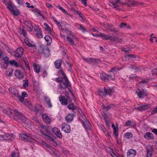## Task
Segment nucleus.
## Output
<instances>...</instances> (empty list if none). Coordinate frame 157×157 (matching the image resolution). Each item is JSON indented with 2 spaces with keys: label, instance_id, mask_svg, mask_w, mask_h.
<instances>
[{
  "label": "nucleus",
  "instance_id": "11",
  "mask_svg": "<svg viewBox=\"0 0 157 157\" xmlns=\"http://www.w3.org/2000/svg\"><path fill=\"white\" fill-rule=\"evenodd\" d=\"M62 130L65 132L69 133L71 131V127L69 125L66 123H63L61 125Z\"/></svg>",
  "mask_w": 157,
  "mask_h": 157
},
{
  "label": "nucleus",
  "instance_id": "15",
  "mask_svg": "<svg viewBox=\"0 0 157 157\" xmlns=\"http://www.w3.org/2000/svg\"><path fill=\"white\" fill-rule=\"evenodd\" d=\"M73 113L72 114H69L66 117L65 119L66 121L68 122H71L73 119L74 117L76 116L75 112L73 111Z\"/></svg>",
  "mask_w": 157,
  "mask_h": 157
},
{
  "label": "nucleus",
  "instance_id": "9",
  "mask_svg": "<svg viewBox=\"0 0 157 157\" xmlns=\"http://www.w3.org/2000/svg\"><path fill=\"white\" fill-rule=\"evenodd\" d=\"M83 59L86 62L90 63H98L100 62V60L97 58H83Z\"/></svg>",
  "mask_w": 157,
  "mask_h": 157
},
{
  "label": "nucleus",
  "instance_id": "41",
  "mask_svg": "<svg viewBox=\"0 0 157 157\" xmlns=\"http://www.w3.org/2000/svg\"><path fill=\"white\" fill-rule=\"evenodd\" d=\"M44 25L46 26V27L45 28V29L47 31H49V33H51V27L48 25V24L46 22L44 23Z\"/></svg>",
  "mask_w": 157,
  "mask_h": 157
},
{
  "label": "nucleus",
  "instance_id": "3",
  "mask_svg": "<svg viewBox=\"0 0 157 157\" xmlns=\"http://www.w3.org/2000/svg\"><path fill=\"white\" fill-rule=\"evenodd\" d=\"M111 73L108 74L105 73H102L101 74V79L105 82L112 80H114L115 79V74L113 72Z\"/></svg>",
  "mask_w": 157,
  "mask_h": 157
},
{
  "label": "nucleus",
  "instance_id": "40",
  "mask_svg": "<svg viewBox=\"0 0 157 157\" xmlns=\"http://www.w3.org/2000/svg\"><path fill=\"white\" fill-rule=\"evenodd\" d=\"M99 95L101 97H104L106 96V94L104 93V90H98Z\"/></svg>",
  "mask_w": 157,
  "mask_h": 157
},
{
  "label": "nucleus",
  "instance_id": "58",
  "mask_svg": "<svg viewBox=\"0 0 157 157\" xmlns=\"http://www.w3.org/2000/svg\"><path fill=\"white\" fill-rule=\"evenodd\" d=\"M151 74L152 75H157V68L151 71Z\"/></svg>",
  "mask_w": 157,
  "mask_h": 157
},
{
  "label": "nucleus",
  "instance_id": "22",
  "mask_svg": "<svg viewBox=\"0 0 157 157\" xmlns=\"http://www.w3.org/2000/svg\"><path fill=\"white\" fill-rule=\"evenodd\" d=\"M15 75L19 79H22L24 77V74L22 72L19 70H16L15 71Z\"/></svg>",
  "mask_w": 157,
  "mask_h": 157
},
{
  "label": "nucleus",
  "instance_id": "13",
  "mask_svg": "<svg viewBox=\"0 0 157 157\" xmlns=\"http://www.w3.org/2000/svg\"><path fill=\"white\" fill-rule=\"evenodd\" d=\"M9 91L13 97H17L18 96V91L17 90L12 87L9 89Z\"/></svg>",
  "mask_w": 157,
  "mask_h": 157
},
{
  "label": "nucleus",
  "instance_id": "47",
  "mask_svg": "<svg viewBox=\"0 0 157 157\" xmlns=\"http://www.w3.org/2000/svg\"><path fill=\"white\" fill-rule=\"evenodd\" d=\"M42 127L45 130L46 132L48 134V135H51V132L48 129V127L44 126H43Z\"/></svg>",
  "mask_w": 157,
  "mask_h": 157
},
{
  "label": "nucleus",
  "instance_id": "27",
  "mask_svg": "<svg viewBox=\"0 0 157 157\" xmlns=\"http://www.w3.org/2000/svg\"><path fill=\"white\" fill-rule=\"evenodd\" d=\"M44 39L46 41L48 45H50L52 43V38L50 36H46L44 37Z\"/></svg>",
  "mask_w": 157,
  "mask_h": 157
},
{
  "label": "nucleus",
  "instance_id": "17",
  "mask_svg": "<svg viewBox=\"0 0 157 157\" xmlns=\"http://www.w3.org/2000/svg\"><path fill=\"white\" fill-rule=\"evenodd\" d=\"M150 105L148 104L146 105H144L140 107H136V108L140 111H142L148 109L150 108Z\"/></svg>",
  "mask_w": 157,
  "mask_h": 157
},
{
  "label": "nucleus",
  "instance_id": "52",
  "mask_svg": "<svg viewBox=\"0 0 157 157\" xmlns=\"http://www.w3.org/2000/svg\"><path fill=\"white\" fill-rule=\"evenodd\" d=\"M2 59L5 62V63H7V64H9V58L8 57H4Z\"/></svg>",
  "mask_w": 157,
  "mask_h": 157
},
{
  "label": "nucleus",
  "instance_id": "49",
  "mask_svg": "<svg viewBox=\"0 0 157 157\" xmlns=\"http://www.w3.org/2000/svg\"><path fill=\"white\" fill-rule=\"evenodd\" d=\"M23 82H24L23 84V86L24 87H26L28 86V79L24 80Z\"/></svg>",
  "mask_w": 157,
  "mask_h": 157
},
{
  "label": "nucleus",
  "instance_id": "62",
  "mask_svg": "<svg viewBox=\"0 0 157 157\" xmlns=\"http://www.w3.org/2000/svg\"><path fill=\"white\" fill-rule=\"evenodd\" d=\"M157 112V107H155L152 111L151 114H154L155 113Z\"/></svg>",
  "mask_w": 157,
  "mask_h": 157
},
{
  "label": "nucleus",
  "instance_id": "59",
  "mask_svg": "<svg viewBox=\"0 0 157 157\" xmlns=\"http://www.w3.org/2000/svg\"><path fill=\"white\" fill-rule=\"evenodd\" d=\"M103 117L104 119L105 120L106 123H107V122H108L109 121H107V120L108 118V115L105 113H104L103 115Z\"/></svg>",
  "mask_w": 157,
  "mask_h": 157
},
{
  "label": "nucleus",
  "instance_id": "64",
  "mask_svg": "<svg viewBox=\"0 0 157 157\" xmlns=\"http://www.w3.org/2000/svg\"><path fill=\"white\" fill-rule=\"evenodd\" d=\"M52 131L55 134L57 133L58 132L59 130L56 127L54 128H52Z\"/></svg>",
  "mask_w": 157,
  "mask_h": 157
},
{
  "label": "nucleus",
  "instance_id": "26",
  "mask_svg": "<svg viewBox=\"0 0 157 157\" xmlns=\"http://www.w3.org/2000/svg\"><path fill=\"white\" fill-rule=\"evenodd\" d=\"M152 147L151 146H149L147 147V157H151L152 155Z\"/></svg>",
  "mask_w": 157,
  "mask_h": 157
},
{
  "label": "nucleus",
  "instance_id": "20",
  "mask_svg": "<svg viewBox=\"0 0 157 157\" xmlns=\"http://www.w3.org/2000/svg\"><path fill=\"white\" fill-rule=\"evenodd\" d=\"M99 36H100L101 37H102L103 39L107 40L109 39L111 41V40H114L115 39L114 38L112 37V36H111L110 35L107 36L104 33H100Z\"/></svg>",
  "mask_w": 157,
  "mask_h": 157
},
{
  "label": "nucleus",
  "instance_id": "36",
  "mask_svg": "<svg viewBox=\"0 0 157 157\" xmlns=\"http://www.w3.org/2000/svg\"><path fill=\"white\" fill-rule=\"evenodd\" d=\"M130 67L132 68L135 72H138L140 70L139 68L138 67L133 65H130Z\"/></svg>",
  "mask_w": 157,
  "mask_h": 157
},
{
  "label": "nucleus",
  "instance_id": "60",
  "mask_svg": "<svg viewBox=\"0 0 157 157\" xmlns=\"http://www.w3.org/2000/svg\"><path fill=\"white\" fill-rule=\"evenodd\" d=\"M127 26V24L126 23H121V25H120V27L121 28H125Z\"/></svg>",
  "mask_w": 157,
  "mask_h": 157
},
{
  "label": "nucleus",
  "instance_id": "1",
  "mask_svg": "<svg viewBox=\"0 0 157 157\" xmlns=\"http://www.w3.org/2000/svg\"><path fill=\"white\" fill-rule=\"evenodd\" d=\"M13 114L14 116V118L16 120H19L25 124L27 122L28 120L22 113L20 112L19 110L16 109H14L13 113Z\"/></svg>",
  "mask_w": 157,
  "mask_h": 157
},
{
  "label": "nucleus",
  "instance_id": "45",
  "mask_svg": "<svg viewBox=\"0 0 157 157\" xmlns=\"http://www.w3.org/2000/svg\"><path fill=\"white\" fill-rule=\"evenodd\" d=\"M24 61L25 63V65L26 68L29 70L30 69V67L29 65V64L28 62L27 61L26 58L24 59Z\"/></svg>",
  "mask_w": 157,
  "mask_h": 157
},
{
  "label": "nucleus",
  "instance_id": "44",
  "mask_svg": "<svg viewBox=\"0 0 157 157\" xmlns=\"http://www.w3.org/2000/svg\"><path fill=\"white\" fill-rule=\"evenodd\" d=\"M66 38L67 41H69L71 44L73 45L74 44V42L71 37L67 36Z\"/></svg>",
  "mask_w": 157,
  "mask_h": 157
},
{
  "label": "nucleus",
  "instance_id": "7",
  "mask_svg": "<svg viewBox=\"0 0 157 157\" xmlns=\"http://www.w3.org/2000/svg\"><path fill=\"white\" fill-rule=\"evenodd\" d=\"M138 96L140 98H143L147 95V92L146 90H142L140 89H137L136 91Z\"/></svg>",
  "mask_w": 157,
  "mask_h": 157
},
{
  "label": "nucleus",
  "instance_id": "31",
  "mask_svg": "<svg viewBox=\"0 0 157 157\" xmlns=\"http://www.w3.org/2000/svg\"><path fill=\"white\" fill-rule=\"evenodd\" d=\"M3 112L7 114L9 116L11 115L12 114H13V113L12 112L10 108H7L4 109L3 110Z\"/></svg>",
  "mask_w": 157,
  "mask_h": 157
},
{
  "label": "nucleus",
  "instance_id": "23",
  "mask_svg": "<svg viewBox=\"0 0 157 157\" xmlns=\"http://www.w3.org/2000/svg\"><path fill=\"white\" fill-rule=\"evenodd\" d=\"M104 93L106 94V96L107 95H110L114 92V91L112 88L106 89L105 87H104Z\"/></svg>",
  "mask_w": 157,
  "mask_h": 157
},
{
  "label": "nucleus",
  "instance_id": "19",
  "mask_svg": "<svg viewBox=\"0 0 157 157\" xmlns=\"http://www.w3.org/2000/svg\"><path fill=\"white\" fill-rule=\"evenodd\" d=\"M43 107L41 105H37L35 107V110L36 114L39 115H41L42 114L43 112L42 109Z\"/></svg>",
  "mask_w": 157,
  "mask_h": 157
},
{
  "label": "nucleus",
  "instance_id": "43",
  "mask_svg": "<svg viewBox=\"0 0 157 157\" xmlns=\"http://www.w3.org/2000/svg\"><path fill=\"white\" fill-rule=\"evenodd\" d=\"M129 78L131 79H135L138 78L139 77L135 74H132L129 76Z\"/></svg>",
  "mask_w": 157,
  "mask_h": 157
},
{
  "label": "nucleus",
  "instance_id": "57",
  "mask_svg": "<svg viewBox=\"0 0 157 157\" xmlns=\"http://www.w3.org/2000/svg\"><path fill=\"white\" fill-rule=\"evenodd\" d=\"M19 99V101L21 102H24V98L18 95V97H17Z\"/></svg>",
  "mask_w": 157,
  "mask_h": 157
},
{
  "label": "nucleus",
  "instance_id": "29",
  "mask_svg": "<svg viewBox=\"0 0 157 157\" xmlns=\"http://www.w3.org/2000/svg\"><path fill=\"white\" fill-rule=\"evenodd\" d=\"M37 26L38 27L36 29V36L39 38H42L43 36L41 33L40 28H39V26L38 25H37Z\"/></svg>",
  "mask_w": 157,
  "mask_h": 157
},
{
  "label": "nucleus",
  "instance_id": "28",
  "mask_svg": "<svg viewBox=\"0 0 157 157\" xmlns=\"http://www.w3.org/2000/svg\"><path fill=\"white\" fill-rule=\"evenodd\" d=\"M62 63V61L61 59L56 61L54 63V64L56 68L57 69H59L61 67Z\"/></svg>",
  "mask_w": 157,
  "mask_h": 157
},
{
  "label": "nucleus",
  "instance_id": "39",
  "mask_svg": "<svg viewBox=\"0 0 157 157\" xmlns=\"http://www.w3.org/2000/svg\"><path fill=\"white\" fill-rule=\"evenodd\" d=\"M133 124V121H131L130 120H128L125 123V124L126 126H129L132 124V126L134 127L135 124Z\"/></svg>",
  "mask_w": 157,
  "mask_h": 157
},
{
  "label": "nucleus",
  "instance_id": "24",
  "mask_svg": "<svg viewBox=\"0 0 157 157\" xmlns=\"http://www.w3.org/2000/svg\"><path fill=\"white\" fill-rule=\"evenodd\" d=\"M112 127L114 129V133L115 135V137L116 139H117L118 136V127H115L113 124L112 125Z\"/></svg>",
  "mask_w": 157,
  "mask_h": 157
},
{
  "label": "nucleus",
  "instance_id": "21",
  "mask_svg": "<svg viewBox=\"0 0 157 157\" xmlns=\"http://www.w3.org/2000/svg\"><path fill=\"white\" fill-rule=\"evenodd\" d=\"M136 151L132 149H129L127 153V155L129 157H134L136 154Z\"/></svg>",
  "mask_w": 157,
  "mask_h": 157
},
{
  "label": "nucleus",
  "instance_id": "55",
  "mask_svg": "<svg viewBox=\"0 0 157 157\" xmlns=\"http://www.w3.org/2000/svg\"><path fill=\"white\" fill-rule=\"evenodd\" d=\"M44 121L47 123L49 124L51 121V119L48 116Z\"/></svg>",
  "mask_w": 157,
  "mask_h": 157
},
{
  "label": "nucleus",
  "instance_id": "50",
  "mask_svg": "<svg viewBox=\"0 0 157 157\" xmlns=\"http://www.w3.org/2000/svg\"><path fill=\"white\" fill-rule=\"evenodd\" d=\"M57 7L59 8L60 10L63 12L65 13L66 14H68L67 12L64 9L61 7L59 5H58L57 6Z\"/></svg>",
  "mask_w": 157,
  "mask_h": 157
},
{
  "label": "nucleus",
  "instance_id": "46",
  "mask_svg": "<svg viewBox=\"0 0 157 157\" xmlns=\"http://www.w3.org/2000/svg\"><path fill=\"white\" fill-rule=\"evenodd\" d=\"M132 134L131 132H130L127 133L125 135V138L128 139H130L132 137Z\"/></svg>",
  "mask_w": 157,
  "mask_h": 157
},
{
  "label": "nucleus",
  "instance_id": "14",
  "mask_svg": "<svg viewBox=\"0 0 157 157\" xmlns=\"http://www.w3.org/2000/svg\"><path fill=\"white\" fill-rule=\"evenodd\" d=\"M12 135L8 134L0 135V140H12Z\"/></svg>",
  "mask_w": 157,
  "mask_h": 157
},
{
  "label": "nucleus",
  "instance_id": "32",
  "mask_svg": "<svg viewBox=\"0 0 157 157\" xmlns=\"http://www.w3.org/2000/svg\"><path fill=\"white\" fill-rule=\"evenodd\" d=\"M40 66L39 65H34V70L37 73H39L40 72Z\"/></svg>",
  "mask_w": 157,
  "mask_h": 157
},
{
  "label": "nucleus",
  "instance_id": "12",
  "mask_svg": "<svg viewBox=\"0 0 157 157\" xmlns=\"http://www.w3.org/2000/svg\"><path fill=\"white\" fill-rule=\"evenodd\" d=\"M82 122L86 129H88L90 130L91 129L90 124L86 118L84 119L82 121Z\"/></svg>",
  "mask_w": 157,
  "mask_h": 157
},
{
  "label": "nucleus",
  "instance_id": "54",
  "mask_svg": "<svg viewBox=\"0 0 157 157\" xmlns=\"http://www.w3.org/2000/svg\"><path fill=\"white\" fill-rule=\"evenodd\" d=\"M119 70V68L117 67H114L112 68L110 72H113L114 73V72H117V71Z\"/></svg>",
  "mask_w": 157,
  "mask_h": 157
},
{
  "label": "nucleus",
  "instance_id": "25",
  "mask_svg": "<svg viewBox=\"0 0 157 157\" xmlns=\"http://www.w3.org/2000/svg\"><path fill=\"white\" fill-rule=\"evenodd\" d=\"M144 137L148 140H152L154 138L153 134L150 132H147L144 136Z\"/></svg>",
  "mask_w": 157,
  "mask_h": 157
},
{
  "label": "nucleus",
  "instance_id": "16",
  "mask_svg": "<svg viewBox=\"0 0 157 157\" xmlns=\"http://www.w3.org/2000/svg\"><path fill=\"white\" fill-rule=\"evenodd\" d=\"M44 101L49 107L50 108L52 107L51 99L48 96H45L44 97Z\"/></svg>",
  "mask_w": 157,
  "mask_h": 157
},
{
  "label": "nucleus",
  "instance_id": "4",
  "mask_svg": "<svg viewBox=\"0 0 157 157\" xmlns=\"http://www.w3.org/2000/svg\"><path fill=\"white\" fill-rule=\"evenodd\" d=\"M19 137L24 141L32 142L33 139V136L29 134H19Z\"/></svg>",
  "mask_w": 157,
  "mask_h": 157
},
{
  "label": "nucleus",
  "instance_id": "63",
  "mask_svg": "<svg viewBox=\"0 0 157 157\" xmlns=\"http://www.w3.org/2000/svg\"><path fill=\"white\" fill-rule=\"evenodd\" d=\"M17 3L20 5H23V0H16Z\"/></svg>",
  "mask_w": 157,
  "mask_h": 157
},
{
  "label": "nucleus",
  "instance_id": "51",
  "mask_svg": "<svg viewBox=\"0 0 157 157\" xmlns=\"http://www.w3.org/2000/svg\"><path fill=\"white\" fill-rule=\"evenodd\" d=\"M55 134L59 138H62V134L59 130L57 133H56Z\"/></svg>",
  "mask_w": 157,
  "mask_h": 157
},
{
  "label": "nucleus",
  "instance_id": "34",
  "mask_svg": "<svg viewBox=\"0 0 157 157\" xmlns=\"http://www.w3.org/2000/svg\"><path fill=\"white\" fill-rule=\"evenodd\" d=\"M113 35H114V34H113ZM112 37L114 38L115 39L114 40H112L111 41H115L117 43H119L122 41V39L121 38L119 37V36L116 37L115 36H113Z\"/></svg>",
  "mask_w": 157,
  "mask_h": 157
},
{
  "label": "nucleus",
  "instance_id": "61",
  "mask_svg": "<svg viewBox=\"0 0 157 157\" xmlns=\"http://www.w3.org/2000/svg\"><path fill=\"white\" fill-rule=\"evenodd\" d=\"M9 64H7V63H4L3 65H2V68L4 69H7L8 66Z\"/></svg>",
  "mask_w": 157,
  "mask_h": 157
},
{
  "label": "nucleus",
  "instance_id": "2",
  "mask_svg": "<svg viewBox=\"0 0 157 157\" xmlns=\"http://www.w3.org/2000/svg\"><path fill=\"white\" fill-rule=\"evenodd\" d=\"M58 72L61 73L63 76V78L65 80V81L59 84L61 89L63 90H65L66 88L71 86V83L69 81L66 75L64 73L63 70L60 69Z\"/></svg>",
  "mask_w": 157,
  "mask_h": 157
},
{
  "label": "nucleus",
  "instance_id": "42",
  "mask_svg": "<svg viewBox=\"0 0 157 157\" xmlns=\"http://www.w3.org/2000/svg\"><path fill=\"white\" fill-rule=\"evenodd\" d=\"M11 13L12 14H13L14 15L17 16L19 14V12L18 10H17L16 8L15 9L13 10L11 12Z\"/></svg>",
  "mask_w": 157,
  "mask_h": 157
},
{
  "label": "nucleus",
  "instance_id": "53",
  "mask_svg": "<svg viewBox=\"0 0 157 157\" xmlns=\"http://www.w3.org/2000/svg\"><path fill=\"white\" fill-rule=\"evenodd\" d=\"M20 32L21 34H22L24 36H25L26 32L24 29H20Z\"/></svg>",
  "mask_w": 157,
  "mask_h": 157
},
{
  "label": "nucleus",
  "instance_id": "56",
  "mask_svg": "<svg viewBox=\"0 0 157 157\" xmlns=\"http://www.w3.org/2000/svg\"><path fill=\"white\" fill-rule=\"evenodd\" d=\"M79 29L82 31L83 33L85 32L86 29L85 28L81 25H79Z\"/></svg>",
  "mask_w": 157,
  "mask_h": 157
},
{
  "label": "nucleus",
  "instance_id": "10",
  "mask_svg": "<svg viewBox=\"0 0 157 157\" xmlns=\"http://www.w3.org/2000/svg\"><path fill=\"white\" fill-rule=\"evenodd\" d=\"M24 49L21 47L18 48L15 52V56L18 58H20L23 55Z\"/></svg>",
  "mask_w": 157,
  "mask_h": 157
},
{
  "label": "nucleus",
  "instance_id": "37",
  "mask_svg": "<svg viewBox=\"0 0 157 157\" xmlns=\"http://www.w3.org/2000/svg\"><path fill=\"white\" fill-rule=\"evenodd\" d=\"M10 63L12 65H14L16 67H18V65L17 63L14 60H12L10 61Z\"/></svg>",
  "mask_w": 157,
  "mask_h": 157
},
{
  "label": "nucleus",
  "instance_id": "48",
  "mask_svg": "<svg viewBox=\"0 0 157 157\" xmlns=\"http://www.w3.org/2000/svg\"><path fill=\"white\" fill-rule=\"evenodd\" d=\"M63 79H64L63 78H63H61V77L57 78H56V81L58 82H62L61 83H62L63 82H64V81H63ZM65 81V80H64V81Z\"/></svg>",
  "mask_w": 157,
  "mask_h": 157
},
{
  "label": "nucleus",
  "instance_id": "35",
  "mask_svg": "<svg viewBox=\"0 0 157 157\" xmlns=\"http://www.w3.org/2000/svg\"><path fill=\"white\" fill-rule=\"evenodd\" d=\"M76 107H75L73 103H71L69 105L67 106L68 109L70 110L74 111L75 110Z\"/></svg>",
  "mask_w": 157,
  "mask_h": 157
},
{
  "label": "nucleus",
  "instance_id": "8",
  "mask_svg": "<svg viewBox=\"0 0 157 157\" xmlns=\"http://www.w3.org/2000/svg\"><path fill=\"white\" fill-rule=\"evenodd\" d=\"M105 26L107 29L110 31L111 33H115L116 35H118L119 34L118 30L117 28L114 27L113 25L111 24Z\"/></svg>",
  "mask_w": 157,
  "mask_h": 157
},
{
  "label": "nucleus",
  "instance_id": "18",
  "mask_svg": "<svg viewBox=\"0 0 157 157\" xmlns=\"http://www.w3.org/2000/svg\"><path fill=\"white\" fill-rule=\"evenodd\" d=\"M24 24L26 26L28 31L30 32L32 30L33 26L32 25V23L30 21H25L24 22Z\"/></svg>",
  "mask_w": 157,
  "mask_h": 157
},
{
  "label": "nucleus",
  "instance_id": "33",
  "mask_svg": "<svg viewBox=\"0 0 157 157\" xmlns=\"http://www.w3.org/2000/svg\"><path fill=\"white\" fill-rule=\"evenodd\" d=\"M115 106L113 104H111L108 106H104L103 108L104 109H106V110H108L110 109H113Z\"/></svg>",
  "mask_w": 157,
  "mask_h": 157
},
{
  "label": "nucleus",
  "instance_id": "38",
  "mask_svg": "<svg viewBox=\"0 0 157 157\" xmlns=\"http://www.w3.org/2000/svg\"><path fill=\"white\" fill-rule=\"evenodd\" d=\"M74 111L75 112V113L76 112V111H77L82 116V117L83 118L82 116L83 115V116H84V114H83L82 111L80 109L76 107L75 110Z\"/></svg>",
  "mask_w": 157,
  "mask_h": 157
},
{
  "label": "nucleus",
  "instance_id": "5",
  "mask_svg": "<svg viewBox=\"0 0 157 157\" xmlns=\"http://www.w3.org/2000/svg\"><path fill=\"white\" fill-rule=\"evenodd\" d=\"M59 101L63 105H66L68 103H70L72 101V99L69 96H62L61 95L59 97Z\"/></svg>",
  "mask_w": 157,
  "mask_h": 157
},
{
  "label": "nucleus",
  "instance_id": "30",
  "mask_svg": "<svg viewBox=\"0 0 157 157\" xmlns=\"http://www.w3.org/2000/svg\"><path fill=\"white\" fill-rule=\"evenodd\" d=\"M7 7L11 11V12L14 9H15L16 8V6L14 5H13L11 4L10 2L7 4Z\"/></svg>",
  "mask_w": 157,
  "mask_h": 157
},
{
  "label": "nucleus",
  "instance_id": "6",
  "mask_svg": "<svg viewBox=\"0 0 157 157\" xmlns=\"http://www.w3.org/2000/svg\"><path fill=\"white\" fill-rule=\"evenodd\" d=\"M38 52L39 53H42L45 57H48L50 55V51L49 48L47 47L44 48L41 47L39 49Z\"/></svg>",
  "mask_w": 157,
  "mask_h": 157
}]
</instances>
